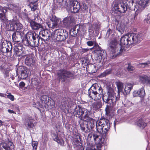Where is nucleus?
<instances>
[{
  "mask_svg": "<svg viewBox=\"0 0 150 150\" xmlns=\"http://www.w3.org/2000/svg\"><path fill=\"white\" fill-rule=\"evenodd\" d=\"M87 120H82L79 122V124L81 130L86 133H88L95 127L96 121L91 117Z\"/></svg>",
  "mask_w": 150,
  "mask_h": 150,
  "instance_id": "obj_7",
  "label": "nucleus"
},
{
  "mask_svg": "<svg viewBox=\"0 0 150 150\" xmlns=\"http://www.w3.org/2000/svg\"><path fill=\"white\" fill-rule=\"evenodd\" d=\"M83 52H86L89 50V49L88 48H84L82 49Z\"/></svg>",
  "mask_w": 150,
  "mask_h": 150,
  "instance_id": "obj_63",
  "label": "nucleus"
},
{
  "mask_svg": "<svg viewBox=\"0 0 150 150\" xmlns=\"http://www.w3.org/2000/svg\"><path fill=\"white\" fill-rule=\"evenodd\" d=\"M136 124L141 129H144L147 125V123L144 122L142 118L139 119L136 122Z\"/></svg>",
  "mask_w": 150,
  "mask_h": 150,
  "instance_id": "obj_29",
  "label": "nucleus"
},
{
  "mask_svg": "<svg viewBox=\"0 0 150 150\" xmlns=\"http://www.w3.org/2000/svg\"><path fill=\"white\" fill-rule=\"evenodd\" d=\"M75 140L78 139L79 140H81V137L80 135L79 134H75Z\"/></svg>",
  "mask_w": 150,
  "mask_h": 150,
  "instance_id": "obj_59",
  "label": "nucleus"
},
{
  "mask_svg": "<svg viewBox=\"0 0 150 150\" xmlns=\"http://www.w3.org/2000/svg\"><path fill=\"white\" fill-rule=\"evenodd\" d=\"M30 70L25 67L21 66L17 68L16 72L17 75L20 74L19 77L22 79H26L28 75H30Z\"/></svg>",
  "mask_w": 150,
  "mask_h": 150,
  "instance_id": "obj_12",
  "label": "nucleus"
},
{
  "mask_svg": "<svg viewBox=\"0 0 150 150\" xmlns=\"http://www.w3.org/2000/svg\"><path fill=\"white\" fill-rule=\"evenodd\" d=\"M83 5L81 6V8H83V9L84 10H86L88 8L86 4H85L84 3L83 4L82 3Z\"/></svg>",
  "mask_w": 150,
  "mask_h": 150,
  "instance_id": "obj_60",
  "label": "nucleus"
},
{
  "mask_svg": "<svg viewBox=\"0 0 150 150\" xmlns=\"http://www.w3.org/2000/svg\"><path fill=\"white\" fill-rule=\"evenodd\" d=\"M74 115L81 120H87L90 119V117L88 115V110L83 108L76 106L74 112Z\"/></svg>",
  "mask_w": 150,
  "mask_h": 150,
  "instance_id": "obj_8",
  "label": "nucleus"
},
{
  "mask_svg": "<svg viewBox=\"0 0 150 150\" xmlns=\"http://www.w3.org/2000/svg\"><path fill=\"white\" fill-rule=\"evenodd\" d=\"M67 101H68V104L69 105H71L72 103L74 102V101H75V100H70V98H68L67 100Z\"/></svg>",
  "mask_w": 150,
  "mask_h": 150,
  "instance_id": "obj_58",
  "label": "nucleus"
},
{
  "mask_svg": "<svg viewBox=\"0 0 150 150\" xmlns=\"http://www.w3.org/2000/svg\"><path fill=\"white\" fill-rule=\"evenodd\" d=\"M34 62V59L32 55L29 54L26 56V58L25 59V63L27 65L30 66Z\"/></svg>",
  "mask_w": 150,
  "mask_h": 150,
  "instance_id": "obj_22",
  "label": "nucleus"
},
{
  "mask_svg": "<svg viewBox=\"0 0 150 150\" xmlns=\"http://www.w3.org/2000/svg\"><path fill=\"white\" fill-rule=\"evenodd\" d=\"M110 72V71L109 70H106L103 73L101 74V76H105L106 75H107L108 74H109Z\"/></svg>",
  "mask_w": 150,
  "mask_h": 150,
  "instance_id": "obj_54",
  "label": "nucleus"
},
{
  "mask_svg": "<svg viewBox=\"0 0 150 150\" xmlns=\"http://www.w3.org/2000/svg\"><path fill=\"white\" fill-rule=\"evenodd\" d=\"M53 138L54 141L56 142L61 146H64V141L62 139H59L57 134H55Z\"/></svg>",
  "mask_w": 150,
  "mask_h": 150,
  "instance_id": "obj_35",
  "label": "nucleus"
},
{
  "mask_svg": "<svg viewBox=\"0 0 150 150\" xmlns=\"http://www.w3.org/2000/svg\"><path fill=\"white\" fill-rule=\"evenodd\" d=\"M108 46L110 57L112 58L116 57L121 53L124 50V46L121 45L120 42V45H119L117 40L114 38L110 40Z\"/></svg>",
  "mask_w": 150,
  "mask_h": 150,
  "instance_id": "obj_3",
  "label": "nucleus"
},
{
  "mask_svg": "<svg viewBox=\"0 0 150 150\" xmlns=\"http://www.w3.org/2000/svg\"><path fill=\"white\" fill-rule=\"evenodd\" d=\"M5 45L4 46V45L2 44L1 48H0V51L3 54L9 52L12 50V47L11 45H10V46L8 44Z\"/></svg>",
  "mask_w": 150,
  "mask_h": 150,
  "instance_id": "obj_24",
  "label": "nucleus"
},
{
  "mask_svg": "<svg viewBox=\"0 0 150 150\" xmlns=\"http://www.w3.org/2000/svg\"><path fill=\"white\" fill-rule=\"evenodd\" d=\"M78 30L76 28L75 26L71 28L70 31L69 33L70 35L72 37H75L78 33Z\"/></svg>",
  "mask_w": 150,
  "mask_h": 150,
  "instance_id": "obj_38",
  "label": "nucleus"
},
{
  "mask_svg": "<svg viewBox=\"0 0 150 150\" xmlns=\"http://www.w3.org/2000/svg\"><path fill=\"white\" fill-rule=\"evenodd\" d=\"M39 34L40 36H42L46 39L47 37H51V34L50 31L48 30H43L40 31L39 32ZM46 40L47 38H46Z\"/></svg>",
  "mask_w": 150,
  "mask_h": 150,
  "instance_id": "obj_28",
  "label": "nucleus"
},
{
  "mask_svg": "<svg viewBox=\"0 0 150 150\" xmlns=\"http://www.w3.org/2000/svg\"><path fill=\"white\" fill-rule=\"evenodd\" d=\"M68 36L67 32L62 29L56 30L51 33V37L58 41L65 40Z\"/></svg>",
  "mask_w": 150,
  "mask_h": 150,
  "instance_id": "obj_9",
  "label": "nucleus"
},
{
  "mask_svg": "<svg viewBox=\"0 0 150 150\" xmlns=\"http://www.w3.org/2000/svg\"><path fill=\"white\" fill-rule=\"evenodd\" d=\"M91 134L95 142H102L101 141L102 137L100 136L97 134V133L96 132H91Z\"/></svg>",
  "mask_w": 150,
  "mask_h": 150,
  "instance_id": "obj_30",
  "label": "nucleus"
},
{
  "mask_svg": "<svg viewBox=\"0 0 150 150\" xmlns=\"http://www.w3.org/2000/svg\"><path fill=\"white\" fill-rule=\"evenodd\" d=\"M23 17L24 19L27 21H28L29 22L30 21V19L29 18H28L27 15L25 13H23Z\"/></svg>",
  "mask_w": 150,
  "mask_h": 150,
  "instance_id": "obj_55",
  "label": "nucleus"
},
{
  "mask_svg": "<svg viewBox=\"0 0 150 150\" xmlns=\"http://www.w3.org/2000/svg\"><path fill=\"white\" fill-rule=\"evenodd\" d=\"M25 86V83L23 82L22 81L20 82L19 86L21 88H22L24 87Z\"/></svg>",
  "mask_w": 150,
  "mask_h": 150,
  "instance_id": "obj_61",
  "label": "nucleus"
},
{
  "mask_svg": "<svg viewBox=\"0 0 150 150\" xmlns=\"http://www.w3.org/2000/svg\"><path fill=\"white\" fill-rule=\"evenodd\" d=\"M125 70H120L119 72L117 73V75L119 76H123L125 75Z\"/></svg>",
  "mask_w": 150,
  "mask_h": 150,
  "instance_id": "obj_47",
  "label": "nucleus"
},
{
  "mask_svg": "<svg viewBox=\"0 0 150 150\" xmlns=\"http://www.w3.org/2000/svg\"><path fill=\"white\" fill-rule=\"evenodd\" d=\"M98 143L96 145V148L97 150H101V147H102V144L101 143L102 142H98Z\"/></svg>",
  "mask_w": 150,
  "mask_h": 150,
  "instance_id": "obj_53",
  "label": "nucleus"
},
{
  "mask_svg": "<svg viewBox=\"0 0 150 150\" xmlns=\"http://www.w3.org/2000/svg\"><path fill=\"white\" fill-rule=\"evenodd\" d=\"M7 9L5 7H2V8H0V17L3 16V13H5Z\"/></svg>",
  "mask_w": 150,
  "mask_h": 150,
  "instance_id": "obj_45",
  "label": "nucleus"
},
{
  "mask_svg": "<svg viewBox=\"0 0 150 150\" xmlns=\"http://www.w3.org/2000/svg\"><path fill=\"white\" fill-rule=\"evenodd\" d=\"M30 24L31 28L33 30H42L43 28L42 25L41 24L33 21H30Z\"/></svg>",
  "mask_w": 150,
  "mask_h": 150,
  "instance_id": "obj_20",
  "label": "nucleus"
},
{
  "mask_svg": "<svg viewBox=\"0 0 150 150\" xmlns=\"http://www.w3.org/2000/svg\"><path fill=\"white\" fill-rule=\"evenodd\" d=\"M33 119L30 116H28L27 117L25 125L28 130H30L34 128L35 125L33 123Z\"/></svg>",
  "mask_w": 150,
  "mask_h": 150,
  "instance_id": "obj_17",
  "label": "nucleus"
},
{
  "mask_svg": "<svg viewBox=\"0 0 150 150\" xmlns=\"http://www.w3.org/2000/svg\"><path fill=\"white\" fill-rule=\"evenodd\" d=\"M140 81L143 83L146 84H150V78L146 75H142L139 77Z\"/></svg>",
  "mask_w": 150,
  "mask_h": 150,
  "instance_id": "obj_25",
  "label": "nucleus"
},
{
  "mask_svg": "<svg viewBox=\"0 0 150 150\" xmlns=\"http://www.w3.org/2000/svg\"><path fill=\"white\" fill-rule=\"evenodd\" d=\"M81 141V140L77 139L73 142V146L74 148H76L79 149H81L82 144Z\"/></svg>",
  "mask_w": 150,
  "mask_h": 150,
  "instance_id": "obj_32",
  "label": "nucleus"
},
{
  "mask_svg": "<svg viewBox=\"0 0 150 150\" xmlns=\"http://www.w3.org/2000/svg\"><path fill=\"white\" fill-rule=\"evenodd\" d=\"M145 94V92L144 88H141L137 91H134L133 94Z\"/></svg>",
  "mask_w": 150,
  "mask_h": 150,
  "instance_id": "obj_44",
  "label": "nucleus"
},
{
  "mask_svg": "<svg viewBox=\"0 0 150 150\" xmlns=\"http://www.w3.org/2000/svg\"><path fill=\"white\" fill-rule=\"evenodd\" d=\"M110 95V100H111V102L112 103L116 102L120 98V94H107Z\"/></svg>",
  "mask_w": 150,
  "mask_h": 150,
  "instance_id": "obj_33",
  "label": "nucleus"
},
{
  "mask_svg": "<svg viewBox=\"0 0 150 150\" xmlns=\"http://www.w3.org/2000/svg\"><path fill=\"white\" fill-rule=\"evenodd\" d=\"M57 19L56 16L53 15L50 20L47 21L46 23L49 27L54 28L57 26Z\"/></svg>",
  "mask_w": 150,
  "mask_h": 150,
  "instance_id": "obj_16",
  "label": "nucleus"
},
{
  "mask_svg": "<svg viewBox=\"0 0 150 150\" xmlns=\"http://www.w3.org/2000/svg\"><path fill=\"white\" fill-rule=\"evenodd\" d=\"M57 74L59 79L62 82L64 81L67 78L72 77L73 76V74L70 71L65 70L59 71Z\"/></svg>",
  "mask_w": 150,
  "mask_h": 150,
  "instance_id": "obj_13",
  "label": "nucleus"
},
{
  "mask_svg": "<svg viewBox=\"0 0 150 150\" xmlns=\"http://www.w3.org/2000/svg\"><path fill=\"white\" fill-rule=\"evenodd\" d=\"M126 0V4L122 1H115L114 2L113 6V10L114 11L115 13H118V15H119L121 13H124L126 11L127 8H129V7H128L127 0Z\"/></svg>",
  "mask_w": 150,
  "mask_h": 150,
  "instance_id": "obj_10",
  "label": "nucleus"
},
{
  "mask_svg": "<svg viewBox=\"0 0 150 150\" xmlns=\"http://www.w3.org/2000/svg\"><path fill=\"white\" fill-rule=\"evenodd\" d=\"M117 29L121 34H122L125 30V25L123 24H120Z\"/></svg>",
  "mask_w": 150,
  "mask_h": 150,
  "instance_id": "obj_41",
  "label": "nucleus"
},
{
  "mask_svg": "<svg viewBox=\"0 0 150 150\" xmlns=\"http://www.w3.org/2000/svg\"><path fill=\"white\" fill-rule=\"evenodd\" d=\"M111 125L108 119L102 117L96 122L97 131L102 134H106L109 130Z\"/></svg>",
  "mask_w": 150,
  "mask_h": 150,
  "instance_id": "obj_5",
  "label": "nucleus"
},
{
  "mask_svg": "<svg viewBox=\"0 0 150 150\" xmlns=\"http://www.w3.org/2000/svg\"><path fill=\"white\" fill-rule=\"evenodd\" d=\"M28 1L30 2L35 3L37 2L38 1V0H28Z\"/></svg>",
  "mask_w": 150,
  "mask_h": 150,
  "instance_id": "obj_64",
  "label": "nucleus"
},
{
  "mask_svg": "<svg viewBox=\"0 0 150 150\" xmlns=\"http://www.w3.org/2000/svg\"><path fill=\"white\" fill-rule=\"evenodd\" d=\"M150 0H127L128 7L131 10L136 11L134 19H137V16L139 14V11L144 9L147 6Z\"/></svg>",
  "mask_w": 150,
  "mask_h": 150,
  "instance_id": "obj_1",
  "label": "nucleus"
},
{
  "mask_svg": "<svg viewBox=\"0 0 150 150\" xmlns=\"http://www.w3.org/2000/svg\"><path fill=\"white\" fill-rule=\"evenodd\" d=\"M33 142H33L32 143L33 150H36L38 146V142H37L34 141Z\"/></svg>",
  "mask_w": 150,
  "mask_h": 150,
  "instance_id": "obj_49",
  "label": "nucleus"
},
{
  "mask_svg": "<svg viewBox=\"0 0 150 150\" xmlns=\"http://www.w3.org/2000/svg\"><path fill=\"white\" fill-rule=\"evenodd\" d=\"M88 94H103V90L97 84H93L88 90Z\"/></svg>",
  "mask_w": 150,
  "mask_h": 150,
  "instance_id": "obj_14",
  "label": "nucleus"
},
{
  "mask_svg": "<svg viewBox=\"0 0 150 150\" xmlns=\"http://www.w3.org/2000/svg\"><path fill=\"white\" fill-rule=\"evenodd\" d=\"M39 36L34 32H29L26 38L23 40V44L29 47H38L39 45Z\"/></svg>",
  "mask_w": 150,
  "mask_h": 150,
  "instance_id": "obj_4",
  "label": "nucleus"
},
{
  "mask_svg": "<svg viewBox=\"0 0 150 150\" xmlns=\"http://www.w3.org/2000/svg\"><path fill=\"white\" fill-rule=\"evenodd\" d=\"M61 6H67V8L71 12H77L81 8L80 4L75 0H61L59 2Z\"/></svg>",
  "mask_w": 150,
  "mask_h": 150,
  "instance_id": "obj_6",
  "label": "nucleus"
},
{
  "mask_svg": "<svg viewBox=\"0 0 150 150\" xmlns=\"http://www.w3.org/2000/svg\"><path fill=\"white\" fill-rule=\"evenodd\" d=\"M76 28H77V30H78V31L81 32H83L85 30V28L84 26L83 25H77L75 26Z\"/></svg>",
  "mask_w": 150,
  "mask_h": 150,
  "instance_id": "obj_39",
  "label": "nucleus"
},
{
  "mask_svg": "<svg viewBox=\"0 0 150 150\" xmlns=\"http://www.w3.org/2000/svg\"><path fill=\"white\" fill-rule=\"evenodd\" d=\"M128 65L127 70L129 71H133L134 69V67L131 65L129 63H128Z\"/></svg>",
  "mask_w": 150,
  "mask_h": 150,
  "instance_id": "obj_52",
  "label": "nucleus"
},
{
  "mask_svg": "<svg viewBox=\"0 0 150 150\" xmlns=\"http://www.w3.org/2000/svg\"><path fill=\"white\" fill-rule=\"evenodd\" d=\"M15 21V17H14L11 20H10L6 24V28L7 30L10 31H15V24H13V22Z\"/></svg>",
  "mask_w": 150,
  "mask_h": 150,
  "instance_id": "obj_21",
  "label": "nucleus"
},
{
  "mask_svg": "<svg viewBox=\"0 0 150 150\" xmlns=\"http://www.w3.org/2000/svg\"><path fill=\"white\" fill-rule=\"evenodd\" d=\"M113 31L110 28H109L106 34V36L107 37H109L110 35H111V36L113 35L112 33H113Z\"/></svg>",
  "mask_w": 150,
  "mask_h": 150,
  "instance_id": "obj_48",
  "label": "nucleus"
},
{
  "mask_svg": "<svg viewBox=\"0 0 150 150\" xmlns=\"http://www.w3.org/2000/svg\"><path fill=\"white\" fill-rule=\"evenodd\" d=\"M142 39V35L141 34L134 33H128L123 35L120 40L121 45L124 46L136 44L139 43Z\"/></svg>",
  "mask_w": 150,
  "mask_h": 150,
  "instance_id": "obj_2",
  "label": "nucleus"
},
{
  "mask_svg": "<svg viewBox=\"0 0 150 150\" xmlns=\"http://www.w3.org/2000/svg\"><path fill=\"white\" fill-rule=\"evenodd\" d=\"M74 17L72 16H70L65 18L63 20V22L64 25L69 26L71 25V24L74 22Z\"/></svg>",
  "mask_w": 150,
  "mask_h": 150,
  "instance_id": "obj_18",
  "label": "nucleus"
},
{
  "mask_svg": "<svg viewBox=\"0 0 150 150\" xmlns=\"http://www.w3.org/2000/svg\"><path fill=\"white\" fill-rule=\"evenodd\" d=\"M14 146L12 142L0 143V150H14Z\"/></svg>",
  "mask_w": 150,
  "mask_h": 150,
  "instance_id": "obj_15",
  "label": "nucleus"
},
{
  "mask_svg": "<svg viewBox=\"0 0 150 150\" xmlns=\"http://www.w3.org/2000/svg\"><path fill=\"white\" fill-rule=\"evenodd\" d=\"M12 40L14 42H19L18 40L17 36H16V34L15 33H14L12 35Z\"/></svg>",
  "mask_w": 150,
  "mask_h": 150,
  "instance_id": "obj_46",
  "label": "nucleus"
},
{
  "mask_svg": "<svg viewBox=\"0 0 150 150\" xmlns=\"http://www.w3.org/2000/svg\"><path fill=\"white\" fill-rule=\"evenodd\" d=\"M94 25V27L96 29H98L100 28V23L98 21H96L93 24Z\"/></svg>",
  "mask_w": 150,
  "mask_h": 150,
  "instance_id": "obj_51",
  "label": "nucleus"
},
{
  "mask_svg": "<svg viewBox=\"0 0 150 150\" xmlns=\"http://www.w3.org/2000/svg\"><path fill=\"white\" fill-rule=\"evenodd\" d=\"M94 45L93 48L97 49L98 50L97 53L95 55V59L97 63H101L103 64L104 62L105 59L106 60V59L104 58V56L103 55V52L101 50V48L99 46L97 43L94 42Z\"/></svg>",
  "mask_w": 150,
  "mask_h": 150,
  "instance_id": "obj_11",
  "label": "nucleus"
},
{
  "mask_svg": "<svg viewBox=\"0 0 150 150\" xmlns=\"http://www.w3.org/2000/svg\"><path fill=\"white\" fill-rule=\"evenodd\" d=\"M92 106L93 111L98 110L102 107V102L99 100L95 102L92 103Z\"/></svg>",
  "mask_w": 150,
  "mask_h": 150,
  "instance_id": "obj_27",
  "label": "nucleus"
},
{
  "mask_svg": "<svg viewBox=\"0 0 150 150\" xmlns=\"http://www.w3.org/2000/svg\"><path fill=\"white\" fill-rule=\"evenodd\" d=\"M103 94H88V96L92 99L96 100H100Z\"/></svg>",
  "mask_w": 150,
  "mask_h": 150,
  "instance_id": "obj_36",
  "label": "nucleus"
},
{
  "mask_svg": "<svg viewBox=\"0 0 150 150\" xmlns=\"http://www.w3.org/2000/svg\"><path fill=\"white\" fill-rule=\"evenodd\" d=\"M8 112L10 113H13L15 114H16V112L12 110L8 109Z\"/></svg>",
  "mask_w": 150,
  "mask_h": 150,
  "instance_id": "obj_62",
  "label": "nucleus"
},
{
  "mask_svg": "<svg viewBox=\"0 0 150 150\" xmlns=\"http://www.w3.org/2000/svg\"><path fill=\"white\" fill-rule=\"evenodd\" d=\"M87 44L88 46H91L94 45V42L92 41H88L87 42Z\"/></svg>",
  "mask_w": 150,
  "mask_h": 150,
  "instance_id": "obj_57",
  "label": "nucleus"
},
{
  "mask_svg": "<svg viewBox=\"0 0 150 150\" xmlns=\"http://www.w3.org/2000/svg\"><path fill=\"white\" fill-rule=\"evenodd\" d=\"M102 97L103 101L106 103H108L110 100V95L107 94H103L102 95Z\"/></svg>",
  "mask_w": 150,
  "mask_h": 150,
  "instance_id": "obj_40",
  "label": "nucleus"
},
{
  "mask_svg": "<svg viewBox=\"0 0 150 150\" xmlns=\"http://www.w3.org/2000/svg\"><path fill=\"white\" fill-rule=\"evenodd\" d=\"M7 98L10 99L12 101L14 100V97L11 94H8L7 95Z\"/></svg>",
  "mask_w": 150,
  "mask_h": 150,
  "instance_id": "obj_56",
  "label": "nucleus"
},
{
  "mask_svg": "<svg viewBox=\"0 0 150 150\" xmlns=\"http://www.w3.org/2000/svg\"><path fill=\"white\" fill-rule=\"evenodd\" d=\"M116 84L118 89V93L119 94L121 93L122 94V89H123V84L120 81H118L116 83Z\"/></svg>",
  "mask_w": 150,
  "mask_h": 150,
  "instance_id": "obj_37",
  "label": "nucleus"
},
{
  "mask_svg": "<svg viewBox=\"0 0 150 150\" xmlns=\"http://www.w3.org/2000/svg\"><path fill=\"white\" fill-rule=\"evenodd\" d=\"M144 22L149 24L150 23V13L147 15V18L144 19Z\"/></svg>",
  "mask_w": 150,
  "mask_h": 150,
  "instance_id": "obj_50",
  "label": "nucleus"
},
{
  "mask_svg": "<svg viewBox=\"0 0 150 150\" xmlns=\"http://www.w3.org/2000/svg\"><path fill=\"white\" fill-rule=\"evenodd\" d=\"M38 97L40 96V99L42 103H44L45 104V107L46 108V107L48 108L49 107L48 105L49 104V97L45 95L42 94V96H38Z\"/></svg>",
  "mask_w": 150,
  "mask_h": 150,
  "instance_id": "obj_26",
  "label": "nucleus"
},
{
  "mask_svg": "<svg viewBox=\"0 0 150 150\" xmlns=\"http://www.w3.org/2000/svg\"><path fill=\"white\" fill-rule=\"evenodd\" d=\"M13 23V24H15V31L19 32L23 30V25L19 22L17 17H15V21Z\"/></svg>",
  "mask_w": 150,
  "mask_h": 150,
  "instance_id": "obj_19",
  "label": "nucleus"
},
{
  "mask_svg": "<svg viewBox=\"0 0 150 150\" xmlns=\"http://www.w3.org/2000/svg\"><path fill=\"white\" fill-rule=\"evenodd\" d=\"M132 88V84L129 83H127L125 87V93L124 92L123 94H129Z\"/></svg>",
  "mask_w": 150,
  "mask_h": 150,
  "instance_id": "obj_34",
  "label": "nucleus"
},
{
  "mask_svg": "<svg viewBox=\"0 0 150 150\" xmlns=\"http://www.w3.org/2000/svg\"><path fill=\"white\" fill-rule=\"evenodd\" d=\"M105 113L107 115L112 116L114 114V111L111 106L107 105L105 109Z\"/></svg>",
  "mask_w": 150,
  "mask_h": 150,
  "instance_id": "obj_31",
  "label": "nucleus"
},
{
  "mask_svg": "<svg viewBox=\"0 0 150 150\" xmlns=\"http://www.w3.org/2000/svg\"><path fill=\"white\" fill-rule=\"evenodd\" d=\"M150 64V63L149 62L147 63H141L139 64V66L142 68L147 67L149 66V64Z\"/></svg>",
  "mask_w": 150,
  "mask_h": 150,
  "instance_id": "obj_43",
  "label": "nucleus"
},
{
  "mask_svg": "<svg viewBox=\"0 0 150 150\" xmlns=\"http://www.w3.org/2000/svg\"><path fill=\"white\" fill-rule=\"evenodd\" d=\"M34 3L30 2V4L29 5L30 7L31 8V10L33 11H35L37 8V4H34Z\"/></svg>",
  "mask_w": 150,
  "mask_h": 150,
  "instance_id": "obj_42",
  "label": "nucleus"
},
{
  "mask_svg": "<svg viewBox=\"0 0 150 150\" xmlns=\"http://www.w3.org/2000/svg\"><path fill=\"white\" fill-rule=\"evenodd\" d=\"M7 7L10 10L15 13H18L20 11V8L18 4H9Z\"/></svg>",
  "mask_w": 150,
  "mask_h": 150,
  "instance_id": "obj_23",
  "label": "nucleus"
}]
</instances>
